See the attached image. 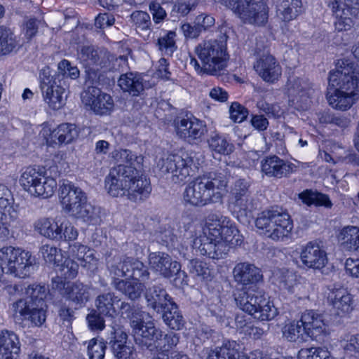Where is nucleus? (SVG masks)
I'll list each match as a JSON object with an SVG mask.
<instances>
[{
	"label": "nucleus",
	"instance_id": "f257e3e1",
	"mask_svg": "<svg viewBox=\"0 0 359 359\" xmlns=\"http://www.w3.org/2000/svg\"><path fill=\"white\" fill-rule=\"evenodd\" d=\"M330 90L326 98L334 109L347 111L359 100V65L348 60H341L337 69L329 75Z\"/></svg>",
	"mask_w": 359,
	"mask_h": 359
},
{
	"label": "nucleus",
	"instance_id": "f03ea898",
	"mask_svg": "<svg viewBox=\"0 0 359 359\" xmlns=\"http://www.w3.org/2000/svg\"><path fill=\"white\" fill-rule=\"evenodd\" d=\"M226 185V177L221 173L200 175L186 186L182 193L183 203L191 207H203L218 203Z\"/></svg>",
	"mask_w": 359,
	"mask_h": 359
},
{
	"label": "nucleus",
	"instance_id": "7ed1b4c3",
	"mask_svg": "<svg viewBox=\"0 0 359 359\" xmlns=\"http://www.w3.org/2000/svg\"><path fill=\"white\" fill-rule=\"evenodd\" d=\"M228 36L222 34L219 39L205 40L195 48V53L202 65L193 57L190 65L200 74L216 75L224 69L227 65L229 54L226 41Z\"/></svg>",
	"mask_w": 359,
	"mask_h": 359
},
{
	"label": "nucleus",
	"instance_id": "20e7f679",
	"mask_svg": "<svg viewBox=\"0 0 359 359\" xmlns=\"http://www.w3.org/2000/svg\"><path fill=\"white\" fill-rule=\"evenodd\" d=\"M237 306L244 312L260 320H271L278 310L269 300L264 290L255 286L238 290L235 294Z\"/></svg>",
	"mask_w": 359,
	"mask_h": 359
},
{
	"label": "nucleus",
	"instance_id": "39448f33",
	"mask_svg": "<svg viewBox=\"0 0 359 359\" xmlns=\"http://www.w3.org/2000/svg\"><path fill=\"white\" fill-rule=\"evenodd\" d=\"M35 259L28 251L12 246L0 249V268L2 273L25 278L34 270Z\"/></svg>",
	"mask_w": 359,
	"mask_h": 359
},
{
	"label": "nucleus",
	"instance_id": "423d86ee",
	"mask_svg": "<svg viewBox=\"0 0 359 359\" xmlns=\"http://www.w3.org/2000/svg\"><path fill=\"white\" fill-rule=\"evenodd\" d=\"M194 158L193 153L170 154L166 158L159 159L157 167L162 173L171 174L174 183H181L194 175L198 169V163L195 162Z\"/></svg>",
	"mask_w": 359,
	"mask_h": 359
},
{
	"label": "nucleus",
	"instance_id": "0eeeda50",
	"mask_svg": "<svg viewBox=\"0 0 359 359\" xmlns=\"http://www.w3.org/2000/svg\"><path fill=\"white\" fill-rule=\"evenodd\" d=\"M245 24L264 26L269 19V7L262 0H222Z\"/></svg>",
	"mask_w": 359,
	"mask_h": 359
},
{
	"label": "nucleus",
	"instance_id": "6e6552de",
	"mask_svg": "<svg viewBox=\"0 0 359 359\" xmlns=\"http://www.w3.org/2000/svg\"><path fill=\"white\" fill-rule=\"evenodd\" d=\"M77 57L85 66L88 81L92 84L97 82L99 79L97 71L100 69L109 68L111 62L114 60V56L106 49L93 45L79 46L77 50Z\"/></svg>",
	"mask_w": 359,
	"mask_h": 359
},
{
	"label": "nucleus",
	"instance_id": "1a4fd4ad",
	"mask_svg": "<svg viewBox=\"0 0 359 359\" xmlns=\"http://www.w3.org/2000/svg\"><path fill=\"white\" fill-rule=\"evenodd\" d=\"M215 241L223 243L229 252L231 247L241 243V236L237 228L233 225L229 218L217 214H210L206 220V229Z\"/></svg>",
	"mask_w": 359,
	"mask_h": 359
},
{
	"label": "nucleus",
	"instance_id": "9d476101",
	"mask_svg": "<svg viewBox=\"0 0 359 359\" xmlns=\"http://www.w3.org/2000/svg\"><path fill=\"white\" fill-rule=\"evenodd\" d=\"M40 88L43 100L50 108L57 110L62 108L67 99L66 89L64 88L59 75H51L48 67L43 68L39 74Z\"/></svg>",
	"mask_w": 359,
	"mask_h": 359
},
{
	"label": "nucleus",
	"instance_id": "9b49d317",
	"mask_svg": "<svg viewBox=\"0 0 359 359\" xmlns=\"http://www.w3.org/2000/svg\"><path fill=\"white\" fill-rule=\"evenodd\" d=\"M256 60L253 68L265 82L274 83L282 75V67L266 46L257 43L255 48Z\"/></svg>",
	"mask_w": 359,
	"mask_h": 359
},
{
	"label": "nucleus",
	"instance_id": "f8f14e48",
	"mask_svg": "<svg viewBox=\"0 0 359 359\" xmlns=\"http://www.w3.org/2000/svg\"><path fill=\"white\" fill-rule=\"evenodd\" d=\"M138 172L137 167L117 165L113 167L105 178V187L114 197L124 196L127 187Z\"/></svg>",
	"mask_w": 359,
	"mask_h": 359
},
{
	"label": "nucleus",
	"instance_id": "ddd939ff",
	"mask_svg": "<svg viewBox=\"0 0 359 359\" xmlns=\"http://www.w3.org/2000/svg\"><path fill=\"white\" fill-rule=\"evenodd\" d=\"M328 6L337 18L335 29L338 32L350 30L353 26V18L359 11L358 0H332Z\"/></svg>",
	"mask_w": 359,
	"mask_h": 359
},
{
	"label": "nucleus",
	"instance_id": "4468645a",
	"mask_svg": "<svg viewBox=\"0 0 359 359\" xmlns=\"http://www.w3.org/2000/svg\"><path fill=\"white\" fill-rule=\"evenodd\" d=\"M52 287L79 307L84 306L90 298L89 286L79 281L66 283L62 278L56 277L52 280Z\"/></svg>",
	"mask_w": 359,
	"mask_h": 359
},
{
	"label": "nucleus",
	"instance_id": "2eb2a0df",
	"mask_svg": "<svg viewBox=\"0 0 359 359\" xmlns=\"http://www.w3.org/2000/svg\"><path fill=\"white\" fill-rule=\"evenodd\" d=\"M131 327L136 344L142 348L155 351L163 331L156 327L152 321L144 323L133 320Z\"/></svg>",
	"mask_w": 359,
	"mask_h": 359
},
{
	"label": "nucleus",
	"instance_id": "dca6fc26",
	"mask_svg": "<svg viewBox=\"0 0 359 359\" xmlns=\"http://www.w3.org/2000/svg\"><path fill=\"white\" fill-rule=\"evenodd\" d=\"M83 103L97 115H109L114 109L112 97L95 86H89L81 95Z\"/></svg>",
	"mask_w": 359,
	"mask_h": 359
},
{
	"label": "nucleus",
	"instance_id": "f3484780",
	"mask_svg": "<svg viewBox=\"0 0 359 359\" xmlns=\"http://www.w3.org/2000/svg\"><path fill=\"white\" fill-rule=\"evenodd\" d=\"M60 203L63 210L74 216L87 201V196L82 189L72 182L63 183L59 189Z\"/></svg>",
	"mask_w": 359,
	"mask_h": 359
},
{
	"label": "nucleus",
	"instance_id": "a211bd4d",
	"mask_svg": "<svg viewBox=\"0 0 359 359\" xmlns=\"http://www.w3.org/2000/svg\"><path fill=\"white\" fill-rule=\"evenodd\" d=\"M177 135L188 141L199 140L206 132V126L193 115L178 116L174 120Z\"/></svg>",
	"mask_w": 359,
	"mask_h": 359
},
{
	"label": "nucleus",
	"instance_id": "6ab92c4d",
	"mask_svg": "<svg viewBox=\"0 0 359 359\" xmlns=\"http://www.w3.org/2000/svg\"><path fill=\"white\" fill-rule=\"evenodd\" d=\"M209 235L208 231L194 238L192 248L201 255H205L211 259H222L227 254V247L223 243L215 241Z\"/></svg>",
	"mask_w": 359,
	"mask_h": 359
},
{
	"label": "nucleus",
	"instance_id": "aec40b11",
	"mask_svg": "<svg viewBox=\"0 0 359 359\" xmlns=\"http://www.w3.org/2000/svg\"><path fill=\"white\" fill-rule=\"evenodd\" d=\"M239 344L235 341H226L219 347L210 350L206 359H266L263 353L254 351L249 354H240Z\"/></svg>",
	"mask_w": 359,
	"mask_h": 359
},
{
	"label": "nucleus",
	"instance_id": "412c9836",
	"mask_svg": "<svg viewBox=\"0 0 359 359\" xmlns=\"http://www.w3.org/2000/svg\"><path fill=\"white\" fill-rule=\"evenodd\" d=\"M287 91L290 96L296 98L297 102H300V107L306 109L311 103V97L314 93L311 83L307 80L295 76H290L286 84Z\"/></svg>",
	"mask_w": 359,
	"mask_h": 359
},
{
	"label": "nucleus",
	"instance_id": "4be33fe9",
	"mask_svg": "<svg viewBox=\"0 0 359 359\" xmlns=\"http://www.w3.org/2000/svg\"><path fill=\"white\" fill-rule=\"evenodd\" d=\"M300 259L305 266L313 269L323 268L328 260L326 252L316 241L309 242L303 247Z\"/></svg>",
	"mask_w": 359,
	"mask_h": 359
},
{
	"label": "nucleus",
	"instance_id": "5701e85b",
	"mask_svg": "<svg viewBox=\"0 0 359 359\" xmlns=\"http://www.w3.org/2000/svg\"><path fill=\"white\" fill-rule=\"evenodd\" d=\"M262 171L268 177L282 178L288 177L295 171L296 166L277 156L264 158L261 162Z\"/></svg>",
	"mask_w": 359,
	"mask_h": 359
},
{
	"label": "nucleus",
	"instance_id": "b1692460",
	"mask_svg": "<svg viewBox=\"0 0 359 359\" xmlns=\"http://www.w3.org/2000/svg\"><path fill=\"white\" fill-rule=\"evenodd\" d=\"M14 316L18 314L25 320H29L34 326L39 327L46 321V306L28 304L24 299H19L13 304Z\"/></svg>",
	"mask_w": 359,
	"mask_h": 359
},
{
	"label": "nucleus",
	"instance_id": "393cba45",
	"mask_svg": "<svg viewBox=\"0 0 359 359\" xmlns=\"http://www.w3.org/2000/svg\"><path fill=\"white\" fill-rule=\"evenodd\" d=\"M327 302L334 313L341 317L348 314L353 310L351 294L344 287L330 290L327 295Z\"/></svg>",
	"mask_w": 359,
	"mask_h": 359
},
{
	"label": "nucleus",
	"instance_id": "a878e982",
	"mask_svg": "<svg viewBox=\"0 0 359 359\" xmlns=\"http://www.w3.org/2000/svg\"><path fill=\"white\" fill-rule=\"evenodd\" d=\"M148 259L150 267L166 278L179 272L181 268L178 262L172 261L171 257L165 252H151L149 254Z\"/></svg>",
	"mask_w": 359,
	"mask_h": 359
},
{
	"label": "nucleus",
	"instance_id": "bb28decb",
	"mask_svg": "<svg viewBox=\"0 0 359 359\" xmlns=\"http://www.w3.org/2000/svg\"><path fill=\"white\" fill-rule=\"evenodd\" d=\"M109 344L116 359H131L133 358L135 351L134 347L130 342H128V335L121 329H114Z\"/></svg>",
	"mask_w": 359,
	"mask_h": 359
},
{
	"label": "nucleus",
	"instance_id": "cd10ccee",
	"mask_svg": "<svg viewBox=\"0 0 359 359\" xmlns=\"http://www.w3.org/2000/svg\"><path fill=\"white\" fill-rule=\"evenodd\" d=\"M301 317L304 325V332L307 337L317 340L318 337L327 334V326L321 314L310 310Z\"/></svg>",
	"mask_w": 359,
	"mask_h": 359
},
{
	"label": "nucleus",
	"instance_id": "c85d7f7f",
	"mask_svg": "<svg viewBox=\"0 0 359 359\" xmlns=\"http://www.w3.org/2000/svg\"><path fill=\"white\" fill-rule=\"evenodd\" d=\"M133 179L127 187L124 196L134 202H140L147 199L151 191V186L149 179L143 175H133Z\"/></svg>",
	"mask_w": 359,
	"mask_h": 359
},
{
	"label": "nucleus",
	"instance_id": "c756f323",
	"mask_svg": "<svg viewBox=\"0 0 359 359\" xmlns=\"http://www.w3.org/2000/svg\"><path fill=\"white\" fill-rule=\"evenodd\" d=\"M20 351L18 336L11 330L0 332V359H16Z\"/></svg>",
	"mask_w": 359,
	"mask_h": 359
},
{
	"label": "nucleus",
	"instance_id": "7c9ffc66",
	"mask_svg": "<svg viewBox=\"0 0 359 359\" xmlns=\"http://www.w3.org/2000/svg\"><path fill=\"white\" fill-rule=\"evenodd\" d=\"M274 217L269 237L273 241H283L289 236L293 229L292 220L290 215L282 209H278Z\"/></svg>",
	"mask_w": 359,
	"mask_h": 359
},
{
	"label": "nucleus",
	"instance_id": "2f4dec72",
	"mask_svg": "<svg viewBox=\"0 0 359 359\" xmlns=\"http://www.w3.org/2000/svg\"><path fill=\"white\" fill-rule=\"evenodd\" d=\"M144 297L147 306L157 312L163 311L167 308L172 298L167 293L166 290L159 285H153L146 289Z\"/></svg>",
	"mask_w": 359,
	"mask_h": 359
},
{
	"label": "nucleus",
	"instance_id": "473e14b6",
	"mask_svg": "<svg viewBox=\"0 0 359 359\" xmlns=\"http://www.w3.org/2000/svg\"><path fill=\"white\" fill-rule=\"evenodd\" d=\"M233 275L235 281L243 285L253 284L262 278L259 269L249 262L238 263L233 269Z\"/></svg>",
	"mask_w": 359,
	"mask_h": 359
},
{
	"label": "nucleus",
	"instance_id": "72a5a7b5",
	"mask_svg": "<svg viewBox=\"0 0 359 359\" xmlns=\"http://www.w3.org/2000/svg\"><path fill=\"white\" fill-rule=\"evenodd\" d=\"M79 133V129L74 124L62 123L51 131L46 142L50 146L53 144H68L78 137Z\"/></svg>",
	"mask_w": 359,
	"mask_h": 359
},
{
	"label": "nucleus",
	"instance_id": "f704fd0d",
	"mask_svg": "<svg viewBox=\"0 0 359 359\" xmlns=\"http://www.w3.org/2000/svg\"><path fill=\"white\" fill-rule=\"evenodd\" d=\"M118 85L124 93L133 97L140 95L146 88L142 76L137 72L122 74L118 80Z\"/></svg>",
	"mask_w": 359,
	"mask_h": 359
},
{
	"label": "nucleus",
	"instance_id": "c9c22d12",
	"mask_svg": "<svg viewBox=\"0 0 359 359\" xmlns=\"http://www.w3.org/2000/svg\"><path fill=\"white\" fill-rule=\"evenodd\" d=\"M180 342V335L174 332H168L164 334L162 332V337L160 338L155 351H161L156 355L154 356L151 359H175L173 357H170L168 353L177 346ZM175 359H189L187 355L178 354L175 356Z\"/></svg>",
	"mask_w": 359,
	"mask_h": 359
},
{
	"label": "nucleus",
	"instance_id": "e433bc0d",
	"mask_svg": "<svg viewBox=\"0 0 359 359\" xmlns=\"http://www.w3.org/2000/svg\"><path fill=\"white\" fill-rule=\"evenodd\" d=\"M302 12V0H278L277 2V16L284 22L293 20L297 18Z\"/></svg>",
	"mask_w": 359,
	"mask_h": 359
},
{
	"label": "nucleus",
	"instance_id": "4c0bfd02",
	"mask_svg": "<svg viewBox=\"0 0 359 359\" xmlns=\"http://www.w3.org/2000/svg\"><path fill=\"white\" fill-rule=\"evenodd\" d=\"M121 302V299L114 292H107L99 294L95 300L96 310L102 315L114 317L117 314L116 305Z\"/></svg>",
	"mask_w": 359,
	"mask_h": 359
},
{
	"label": "nucleus",
	"instance_id": "58836bf2",
	"mask_svg": "<svg viewBox=\"0 0 359 359\" xmlns=\"http://www.w3.org/2000/svg\"><path fill=\"white\" fill-rule=\"evenodd\" d=\"M338 240L345 250L359 252V227L355 226H344L339 231Z\"/></svg>",
	"mask_w": 359,
	"mask_h": 359
},
{
	"label": "nucleus",
	"instance_id": "ea45409f",
	"mask_svg": "<svg viewBox=\"0 0 359 359\" xmlns=\"http://www.w3.org/2000/svg\"><path fill=\"white\" fill-rule=\"evenodd\" d=\"M34 229L41 236L52 240L61 241V226L50 218H41L34 224Z\"/></svg>",
	"mask_w": 359,
	"mask_h": 359
},
{
	"label": "nucleus",
	"instance_id": "a19ab883",
	"mask_svg": "<svg viewBox=\"0 0 359 359\" xmlns=\"http://www.w3.org/2000/svg\"><path fill=\"white\" fill-rule=\"evenodd\" d=\"M112 285L132 301L138 299L144 289V284L135 280H116Z\"/></svg>",
	"mask_w": 359,
	"mask_h": 359
},
{
	"label": "nucleus",
	"instance_id": "79ce46f5",
	"mask_svg": "<svg viewBox=\"0 0 359 359\" xmlns=\"http://www.w3.org/2000/svg\"><path fill=\"white\" fill-rule=\"evenodd\" d=\"M163 320L170 329L180 330L184 325V318L179 310L177 305L172 301L167 308L163 309Z\"/></svg>",
	"mask_w": 359,
	"mask_h": 359
},
{
	"label": "nucleus",
	"instance_id": "37998d69",
	"mask_svg": "<svg viewBox=\"0 0 359 359\" xmlns=\"http://www.w3.org/2000/svg\"><path fill=\"white\" fill-rule=\"evenodd\" d=\"M45 170L43 168L27 167L22 173L20 182L23 189L32 194L39 181L41 180Z\"/></svg>",
	"mask_w": 359,
	"mask_h": 359
},
{
	"label": "nucleus",
	"instance_id": "c03bdc74",
	"mask_svg": "<svg viewBox=\"0 0 359 359\" xmlns=\"http://www.w3.org/2000/svg\"><path fill=\"white\" fill-rule=\"evenodd\" d=\"M231 205L233 211L237 213V217L248 216L256 209L254 199L250 194L243 195L240 197H231Z\"/></svg>",
	"mask_w": 359,
	"mask_h": 359
},
{
	"label": "nucleus",
	"instance_id": "a18cd8bd",
	"mask_svg": "<svg viewBox=\"0 0 359 359\" xmlns=\"http://www.w3.org/2000/svg\"><path fill=\"white\" fill-rule=\"evenodd\" d=\"M101 210L98 207H95L87 201L79 208L78 213H75L73 217L81 219L89 225L96 226L100 224Z\"/></svg>",
	"mask_w": 359,
	"mask_h": 359
},
{
	"label": "nucleus",
	"instance_id": "49530a36",
	"mask_svg": "<svg viewBox=\"0 0 359 359\" xmlns=\"http://www.w3.org/2000/svg\"><path fill=\"white\" fill-rule=\"evenodd\" d=\"M41 178L32 195L47 198L53 195L57 187V182L54 177L48 176L46 171Z\"/></svg>",
	"mask_w": 359,
	"mask_h": 359
},
{
	"label": "nucleus",
	"instance_id": "de8ad7c7",
	"mask_svg": "<svg viewBox=\"0 0 359 359\" xmlns=\"http://www.w3.org/2000/svg\"><path fill=\"white\" fill-rule=\"evenodd\" d=\"M112 157L117 165L123 166L136 167V165H140L143 162L142 156H137L128 149L115 150L112 152Z\"/></svg>",
	"mask_w": 359,
	"mask_h": 359
},
{
	"label": "nucleus",
	"instance_id": "09e8293b",
	"mask_svg": "<svg viewBox=\"0 0 359 359\" xmlns=\"http://www.w3.org/2000/svg\"><path fill=\"white\" fill-rule=\"evenodd\" d=\"M18 46L13 32L4 26H0V54L7 55Z\"/></svg>",
	"mask_w": 359,
	"mask_h": 359
},
{
	"label": "nucleus",
	"instance_id": "8fccbe9b",
	"mask_svg": "<svg viewBox=\"0 0 359 359\" xmlns=\"http://www.w3.org/2000/svg\"><path fill=\"white\" fill-rule=\"evenodd\" d=\"M210 149L219 154L228 155L233 151V145L225 137L217 133L211 135L208 140Z\"/></svg>",
	"mask_w": 359,
	"mask_h": 359
},
{
	"label": "nucleus",
	"instance_id": "3c124183",
	"mask_svg": "<svg viewBox=\"0 0 359 359\" xmlns=\"http://www.w3.org/2000/svg\"><path fill=\"white\" fill-rule=\"evenodd\" d=\"M130 269V273L128 276L131 277L133 280H137L138 282H144L149 278V272L147 266H145L142 262L129 257L128 261L126 264Z\"/></svg>",
	"mask_w": 359,
	"mask_h": 359
},
{
	"label": "nucleus",
	"instance_id": "603ef678",
	"mask_svg": "<svg viewBox=\"0 0 359 359\" xmlns=\"http://www.w3.org/2000/svg\"><path fill=\"white\" fill-rule=\"evenodd\" d=\"M128 259L129 257H114L111 262H108L109 274L113 279L111 284L116 280H121V277L128 276L130 269L126 264Z\"/></svg>",
	"mask_w": 359,
	"mask_h": 359
},
{
	"label": "nucleus",
	"instance_id": "864d4df0",
	"mask_svg": "<svg viewBox=\"0 0 359 359\" xmlns=\"http://www.w3.org/2000/svg\"><path fill=\"white\" fill-rule=\"evenodd\" d=\"M27 299H24L28 304H34L38 306H46L44 298L46 297V287L38 284L29 285L26 288Z\"/></svg>",
	"mask_w": 359,
	"mask_h": 359
},
{
	"label": "nucleus",
	"instance_id": "5fc2aeb1",
	"mask_svg": "<svg viewBox=\"0 0 359 359\" xmlns=\"http://www.w3.org/2000/svg\"><path fill=\"white\" fill-rule=\"evenodd\" d=\"M278 210V208L272 209L263 211L259 214L255 220V226L261 231V233L267 235L269 237V234L271 233V230H272L271 226H273V221L275 218L274 216L276 215Z\"/></svg>",
	"mask_w": 359,
	"mask_h": 359
},
{
	"label": "nucleus",
	"instance_id": "6e6d98bb",
	"mask_svg": "<svg viewBox=\"0 0 359 359\" xmlns=\"http://www.w3.org/2000/svg\"><path fill=\"white\" fill-rule=\"evenodd\" d=\"M304 325L301 318L285 325L283 328V335L289 341H296L300 337L303 339Z\"/></svg>",
	"mask_w": 359,
	"mask_h": 359
},
{
	"label": "nucleus",
	"instance_id": "4d7b16f0",
	"mask_svg": "<svg viewBox=\"0 0 359 359\" xmlns=\"http://www.w3.org/2000/svg\"><path fill=\"white\" fill-rule=\"evenodd\" d=\"M130 19L137 32H143L147 36H149L151 25L149 13L142 11H136L132 13Z\"/></svg>",
	"mask_w": 359,
	"mask_h": 359
},
{
	"label": "nucleus",
	"instance_id": "13d9d810",
	"mask_svg": "<svg viewBox=\"0 0 359 359\" xmlns=\"http://www.w3.org/2000/svg\"><path fill=\"white\" fill-rule=\"evenodd\" d=\"M39 255L46 264L58 265L62 260L61 250L52 245H43L39 250Z\"/></svg>",
	"mask_w": 359,
	"mask_h": 359
},
{
	"label": "nucleus",
	"instance_id": "bf43d9fd",
	"mask_svg": "<svg viewBox=\"0 0 359 359\" xmlns=\"http://www.w3.org/2000/svg\"><path fill=\"white\" fill-rule=\"evenodd\" d=\"M0 222L5 224L8 227L18 228L20 226V222L18 214L13 208L11 201L8 203L5 208H0Z\"/></svg>",
	"mask_w": 359,
	"mask_h": 359
},
{
	"label": "nucleus",
	"instance_id": "052dcab7",
	"mask_svg": "<svg viewBox=\"0 0 359 359\" xmlns=\"http://www.w3.org/2000/svg\"><path fill=\"white\" fill-rule=\"evenodd\" d=\"M278 284L280 290L293 293L297 284V275L289 270L282 271L278 277Z\"/></svg>",
	"mask_w": 359,
	"mask_h": 359
},
{
	"label": "nucleus",
	"instance_id": "680f3d73",
	"mask_svg": "<svg viewBox=\"0 0 359 359\" xmlns=\"http://www.w3.org/2000/svg\"><path fill=\"white\" fill-rule=\"evenodd\" d=\"M298 359H330V353L320 347L302 348L297 355Z\"/></svg>",
	"mask_w": 359,
	"mask_h": 359
},
{
	"label": "nucleus",
	"instance_id": "e2e57ef3",
	"mask_svg": "<svg viewBox=\"0 0 359 359\" xmlns=\"http://www.w3.org/2000/svg\"><path fill=\"white\" fill-rule=\"evenodd\" d=\"M175 36V32L169 31L164 36L160 37L157 43L159 50L165 55H171L177 49Z\"/></svg>",
	"mask_w": 359,
	"mask_h": 359
},
{
	"label": "nucleus",
	"instance_id": "0e129e2a",
	"mask_svg": "<svg viewBox=\"0 0 359 359\" xmlns=\"http://www.w3.org/2000/svg\"><path fill=\"white\" fill-rule=\"evenodd\" d=\"M106 349L104 340L93 338L90 339L88 345V354L90 359H103Z\"/></svg>",
	"mask_w": 359,
	"mask_h": 359
},
{
	"label": "nucleus",
	"instance_id": "69168bd1",
	"mask_svg": "<svg viewBox=\"0 0 359 359\" xmlns=\"http://www.w3.org/2000/svg\"><path fill=\"white\" fill-rule=\"evenodd\" d=\"M187 267L189 273L195 277H201L205 279L210 275V269L207 264L199 259L189 260Z\"/></svg>",
	"mask_w": 359,
	"mask_h": 359
},
{
	"label": "nucleus",
	"instance_id": "338daca9",
	"mask_svg": "<svg viewBox=\"0 0 359 359\" xmlns=\"http://www.w3.org/2000/svg\"><path fill=\"white\" fill-rule=\"evenodd\" d=\"M96 309H92L86 316L89 329L92 331H102L105 327V320Z\"/></svg>",
	"mask_w": 359,
	"mask_h": 359
},
{
	"label": "nucleus",
	"instance_id": "774afa93",
	"mask_svg": "<svg viewBox=\"0 0 359 359\" xmlns=\"http://www.w3.org/2000/svg\"><path fill=\"white\" fill-rule=\"evenodd\" d=\"M58 74H61L63 77H69L72 79H76L79 77L80 72L77 67L72 66L71 62L67 60H62L57 65Z\"/></svg>",
	"mask_w": 359,
	"mask_h": 359
}]
</instances>
